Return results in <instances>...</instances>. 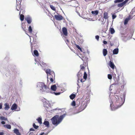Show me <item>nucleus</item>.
<instances>
[{"mask_svg":"<svg viewBox=\"0 0 135 135\" xmlns=\"http://www.w3.org/2000/svg\"><path fill=\"white\" fill-rule=\"evenodd\" d=\"M119 50L118 48L114 49L113 51V54H117L118 53Z\"/></svg>","mask_w":135,"mask_h":135,"instance_id":"obj_16","label":"nucleus"},{"mask_svg":"<svg viewBox=\"0 0 135 135\" xmlns=\"http://www.w3.org/2000/svg\"><path fill=\"white\" fill-rule=\"evenodd\" d=\"M112 36H109L108 37V39H110L112 37Z\"/></svg>","mask_w":135,"mask_h":135,"instance_id":"obj_55","label":"nucleus"},{"mask_svg":"<svg viewBox=\"0 0 135 135\" xmlns=\"http://www.w3.org/2000/svg\"><path fill=\"white\" fill-rule=\"evenodd\" d=\"M129 17L130 16H129L128 18H127L125 19L124 22V24L125 25H126L128 21L130 20V18H129Z\"/></svg>","mask_w":135,"mask_h":135,"instance_id":"obj_18","label":"nucleus"},{"mask_svg":"<svg viewBox=\"0 0 135 135\" xmlns=\"http://www.w3.org/2000/svg\"><path fill=\"white\" fill-rule=\"evenodd\" d=\"M76 105L75 102L74 101H73L71 103V105L73 106H75Z\"/></svg>","mask_w":135,"mask_h":135,"instance_id":"obj_35","label":"nucleus"},{"mask_svg":"<svg viewBox=\"0 0 135 135\" xmlns=\"http://www.w3.org/2000/svg\"><path fill=\"white\" fill-rule=\"evenodd\" d=\"M116 17H117V16H116V15L115 14H113L112 15V19H114Z\"/></svg>","mask_w":135,"mask_h":135,"instance_id":"obj_36","label":"nucleus"},{"mask_svg":"<svg viewBox=\"0 0 135 135\" xmlns=\"http://www.w3.org/2000/svg\"><path fill=\"white\" fill-rule=\"evenodd\" d=\"M49 132H48V133H45V135H47V134H48V133H49Z\"/></svg>","mask_w":135,"mask_h":135,"instance_id":"obj_59","label":"nucleus"},{"mask_svg":"<svg viewBox=\"0 0 135 135\" xmlns=\"http://www.w3.org/2000/svg\"><path fill=\"white\" fill-rule=\"evenodd\" d=\"M5 106L4 109L5 110H8L10 108L9 104L7 103H6L4 104Z\"/></svg>","mask_w":135,"mask_h":135,"instance_id":"obj_11","label":"nucleus"},{"mask_svg":"<svg viewBox=\"0 0 135 135\" xmlns=\"http://www.w3.org/2000/svg\"><path fill=\"white\" fill-rule=\"evenodd\" d=\"M23 30H24V31H25V29H23Z\"/></svg>","mask_w":135,"mask_h":135,"instance_id":"obj_63","label":"nucleus"},{"mask_svg":"<svg viewBox=\"0 0 135 135\" xmlns=\"http://www.w3.org/2000/svg\"><path fill=\"white\" fill-rule=\"evenodd\" d=\"M80 82H81V83H82V82H84V81H83V79H80Z\"/></svg>","mask_w":135,"mask_h":135,"instance_id":"obj_56","label":"nucleus"},{"mask_svg":"<svg viewBox=\"0 0 135 135\" xmlns=\"http://www.w3.org/2000/svg\"><path fill=\"white\" fill-rule=\"evenodd\" d=\"M124 0H115L114 1V2L115 3H120L123 2Z\"/></svg>","mask_w":135,"mask_h":135,"instance_id":"obj_29","label":"nucleus"},{"mask_svg":"<svg viewBox=\"0 0 135 135\" xmlns=\"http://www.w3.org/2000/svg\"><path fill=\"white\" fill-rule=\"evenodd\" d=\"M50 8L52 9V10L54 11H55V7L54 6L52 5H50Z\"/></svg>","mask_w":135,"mask_h":135,"instance_id":"obj_32","label":"nucleus"},{"mask_svg":"<svg viewBox=\"0 0 135 135\" xmlns=\"http://www.w3.org/2000/svg\"><path fill=\"white\" fill-rule=\"evenodd\" d=\"M14 132L17 135H20L21 134L19 132V130L17 129H15L13 130Z\"/></svg>","mask_w":135,"mask_h":135,"instance_id":"obj_15","label":"nucleus"},{"mask_svg":"<svg viewBox=\"0 0 135 135\" xmlns=\"http://www.w3.org/2000/svg\"><path fill=\"white\" fill-rule=\"evenodd\" d=\"M2 103H0V109H1L2 108Z\"/></svg>","mask_w":135,"mask_h":135,"instance_id":"obj_49","label":"nucleus"},{"mask_svg":"<svg viewBox=\"0 0 135 135\" xmlns=\"http://www.w3.org/2000/svg\"><path fill=\"white\" fill-rule=\"evenodd\" d=\"M50 93H51L52 94H55L56 95H60L61 94V93L60 92L56 93L54 92H52L51 90V92H50Z\"/></svg>","mask_w":135,"mask_h":135,"instance_id":"obj_24","label":"nucleus"},{"mask_svg":"<svg viewBox=\"0 0 135 135\" xmlns=\"http://www.w3.org/2000/svg\"><path fill=\"white\" fill-rule=\"evenodd\" d=\"M104 18L105 19H108V13L106 12H105L103 14Z\"/></svg>","mask_w":135,"mask_h":135,"instance_id":"obj_23","label":"nucleus"},{"mask_svg":"<svg viewBox=\"0 0 135 135\" xmlns=\"http://www.w3.org/2000/svg\"><path fill=\"white\" fill-rule=\"evenodd\" d=\"M79 50H80V51H82V49H81H81H79Z\"/></svg>","mask_w":135,"mask_h":135,"instance_id":"obj_60","label":"nucleus"},{"mask_svg":"<svg viewBox=\"0 0 135 135\" xmlns=\"http://www.w3.org/2000/svg\"><path fill=\"white\" fill-rule=\"evenodd\" d=\"M21 6V5L20 4L19 5H17V8H16V9L17 11H18L20 9V6Z\"/></svg>","mask_w":135,"mask_h":135,"instance_id":"obj_37","label":"nucleus"},{"mask_svg":"<svg viewBox=\"0 0 135 135\" xmlns=\"http://www.w3.org/2000/svg\"><path fill=\"white\" fill-rule=\"evenodd\" d=\"M79 78H78V80H77V85L79 86Z\"/></svg>","mask_w":135,"mask_h":135,"instance_id":"obj_47","label":"nucleus"},{"mask_svg":"<svg viewBox=\"0 0 135 135\" xmlns=\"http://www.w3.org/2000/svg\"><path fill=\"white\" fill-rule=\"evenodd\" d=\"M5 117L3 116H0V119L2 120H4Z\"/></svg>","mask_w":135,"mask_h":135,"instance_id":"obj_39","label":"nucleus"},{"mask_svg":"<svg viewBox=\"0 0 135 135\" xmlns=\"http://www.w3.org/2000/svg\"><path fill=\"white\" fill-rule=\"evenodd\" d=\"M76 95L75 94H72L69 96L70 98L72 100L75 97Z\"/></svg>","mask_w":135,"mask_h":135,"instance_id":"obj_21","label":"nucleus"},{"mask_svg":"<svg viewBox=\"0 0 135 135\" xmlns=\"http://www.w3.org/2000/svg\"><path fill=\"white\" fill-rule=\"evenodd\" d=\"M33 55L37 56H38L39 54L38 51L37 50H35L33 51Z\"/></svg>","mask_w":135,"mask_h":135,"instance_id":"obj_19","label":"nucleus"},{"mask_svg":"<svg viewBox=\"0 0 135 135\" xmlns=\"http://www.w3.org/2000/svg\"><path fill=\"white\" fill-rule=\"evenodd\" d=\"M35 60L36 62L35 63V64H37L38 66L40 65V63L38 61H37L35 59Z\"/></svg>","mask_w":135,"mask_h":135,"instance_id":"obj_41","label":"nucleus"},{"mask_svg":"<svg viewBox=\"0 0 135 135\" xmlns=\"http://www.w3.org/2000/svg\"><path fill=\"white\" fill-rule=\"evenodd\" d=\"M103 43H104V44L105 45H106L107 44V41H104V40L103 41Z\"/></svg>","mask_w":135,"mask_h":135,"instance_id":"obj_45","label":"nucleus"},{"mask_svg":"<svg viewBox=\"0 0 135 135\" xmlns=\"http://www.w3.org/2000/svg\"><path fill=\"white\" fill-rule=\"evenodd\" d=\"M3 126L4 127L8 129H10L11 128V126L9 124L5 125Z\"/></svg>","mask_w":135,"mask_h":135,"instance_id":"obj_25","label":"nucleus"},{"mask_svg":"<svg viewBox=\"0 0 135 135\" xmlns=\"http://www.w3.org/2000/svg\"><path fill=\"white\" fill-rule=\"evenodd\" d=\"M43 124H44V125L46 126V127H49V122L46 120V119H45Z\"/></svg>","mask_w":135,"mask_h":135,"instance_id":"obj_14","label":"nucleus"},{"mask_svg":"<svg viewBox=\"0 0 135 135\" xmlns=\"http://www.w3.org/2000/svg\"><path fill=\"white\" fill-rule=\"evenodd\" d=\"M108 78L109 79H112V76L110 75L109 74L108 75Z\"/></svg>","mask_w":135,"mask_h":135,"instance_id":"obj_38","label":"nucleus"},{"mask_svg":"<svg viewBox=\"0 0 135 135\" xmlns=\"http://www.w3.org/2000/svg\"><path fill=\"white\" fill-rule=\"evenodd\" d=\"M58 85V84H54L52 85L51 86L50 89L51 90L54 91H55L57 89L56 86H57Z\"/></svg>","mask_w":135,"mask_h":135,"instance_id":"obj_8","label":"nucleus"},{"mask_svg":"<svg viewBox=\"0 0 135 135\" xmlns=\"http://www.w3.org/2000/svg\"><path fill=\"white\" fill-rule=\"evenodd\" d=\"M47 73V75H50L51 73H52L54 75V77H55V73L54 72H51V71L50 70V69H47L45 71Z\"/></svg>","mask_w":135,"mask_h":135,"instance_id":"obj_9","label":"nucleus"},{"mask_svg":"<svg viewBox=\"0 0 135 135\" xmlns=\"http://www.w3.org/2000/svg\"><path fill=\"white\" fill-rule=\"evenodd\" d=\"M46 101L44 103V105L45 107L48 108L50 106V101H48L46 99Z\"/></svg>","mask_w":135,"mask_h":135,"instance_id":"obj_6","label":"nucleus"},{"mask_svg":"<svg viewBox=\"0 0 135 135\" xmlns=\"http://www.w3.org/2000/svg\"><path fill=\"white\" fill-rule=\"evenodd\" d=\"M54 17L57 20L61 21L63 19V17L59 14L57 15H55L54 16Z\"/></svg>","mask_w":135,"mask_h":135,"instance_id":"obj_4","label":"nucleus"},{"mask_svg":"<svg viewBox=\"0 0 135 135\" xmlns=\"http://www.w3.org/2000/svg\"><path fill=\"white\" fill-rule=\"evenodd\" d=\"M91 13L93 15H94L95 16L97 15L98 13V11L97 10L95 11H91Z\"/></svg>","mask_w":135,"mask_h":135,"instance_id":"obj_20","label":"nucleus"},{"mask_svg":"<svg viewBox=\"0 0 135 135\" xmlns=\"http://www.w3.org/2000/svg\"><path fill=\"white\" fill-rule=\"evenodd\" d=\"M30 133V135H31V133Z\"/></svg>","mask_w":135,"mask_h":135,"instance_id":"obj_64","label":"nucleus"},{"mask_svg":"<svg viewBox=\"0 0 135 135\" xmlns=\"http://www.w3.org/2000/svg\"><path fill=\"white\" fill-rule=\"evenodd\" d=\"M17 105L16 104L14 103L11 106V109L12 110H15L17 108Z\"/></svg>","mask_w":135,"mask_h":135,"instance_id":"obj_13","label":"nucleus"},{"mask_svg":"<svg viewBox=\"0 0 135 135\" xmlns=\"http://www.w3.org/2000/svg\"><path fill=\"white\" fill-rule=\"evenodd\" d=\"M76 47L79 49V50L80 49H81V48L78 45H76Z\"/></svg>","mask_w":135,"mask_h":135,"instance_id":"obj_44","label":"nucleus"},{"mask_svg":"<svg viewBox=\"0 0 135 135\" xmlns=\"http://www.w3.org/2000/svg\"><path fill=\"white\" fill-rule=\"evenodd\" d=\"M4 120H5L7 121V120H7V118H6L5 117Z\"/></svg>","mask_w":135,"mask_h":135,"instance_id":"obj_58","label":"nucleus"},{"mask_svg":"<svg viewBox=\"0 0 135 135\" xmlns=\"http://www.w3.org/2000/svg\"><path fill=\"white\" fill-rule=\"evenodd\" d=\"M87 105L86 104H84L83 105V107H84V108L82 109V110H84L86 107Z\"/></svg>","mask_w":135,"mask_h":135,"instance_id":"obj_40","label":"nucleus"},{"mask_svg":"<svg viewBox=\"0 0 135 135\" xmlns=\"http://www.w3.org/2000/svg\"><path fill=\"white\" fill-rule=\"evenodd\" d=\"M109 65L110 66L112 69H114L115 65L113 62L111 61H110L109 63Z\"/></svg>","mask_w":135,"mask_h":135,"instance_id":"obj_12","label":"nucleus"},{"mask_svg":"<svg viewBox=\"0 0 135 135\" xmlns=\"http://www.w3.org/2000/svg\"><path fill=\"white\" fill-rule=\"evenodd\" d=\"M125 85L123 84L121 86V88L122 89H123L124 87V85Z\"/></svg>","mask_w":135,"mask_h":135,"instance_id":"obj_52","label":"nucleus"},{"mask_svg":"<svg viewBox=\"0 0 135 135\" xmlns=\"http://www.w3.org/2000/svg\"><path fill=\"white\" fill-rule=\"evenodd\" d=\"M28 31L30 32L31 33L32 31V29L31 26H30L28 28Z\"/></svg>","mask_w":135,"mask_h":135,"instance_id":"obj_33","label":"nucleus"},{"mask_svg":"<svg viewBox=\"0 0 135 135\" xmlns=\"http://www.w3.org/2000/svg\"><path fill=\"white\" fill-rule=\"evenodd\" d=\"M25 20H26L28 24H30L32 22V18L29 15H27L25 17Z\"/></svg>","mask_w":135,"mask_h":135,"instance_id":"obj_5","label":"nucleus"},{"mask_svg":"<svg viewBox=\"0 0 135 135\" xmlns=\"http://www.w3.org/2000/svg\"><path fill=\"white\" fill-rule=\"evenodd\" d=\"M40 65L41 66H42V67H45L46 65L45 63L42 62V63H41V64H40Z\"/></svg>","mask_w":135,"mask_h":135,"instance_id":"obj_31","label":"nucleus"},{"mask_svg":"<svg viewBox=\"0 0 135 135\" xmlns=\"http://www.w3.org/2000/svg\"><path fill=\"white\" fill-rule=\"evenodd\" d=\"M82 75V73L81 72V71H80L77 74V76L78 78H79Z\"/></svg>","mask_w":135,"mask_h":135,"instance_id":"obj_26","label":"nucleus"},{"mask_svg":"<svg viewBox=\"0 0 135 135\" xmlns=\"http://www.w3.org/2000/svg\"><path fill=\"white\" fill-rule=\"evenodd\" d=\"M81 67V69L82 70H83L84 69V66H82L81 65L80 66Z\"/></svg>","mask_w":135,"mask_h":135,"instance_id":"obj_46","label":"nucleus"},{"mask_svg":"<svg viewBox=\"0 0 135 135\" xmlns=\"http://www.w3.org/2000/svg\"><path fill=\"white\" fill-rule=\"evenodd\" d=\"M76 13H77L80 16H81L80 15V13H79V12H77V11H76Z\"/></svg>","mask_w":135,"mask_h":135,"instance_id":"obj_54","label":"nucleus"},{"mask_svg":"<svg viewBox=\"0 0 135 135\" xmlns=\"http://www.w3.org/2000/svg\"><path fill=\"white\" fill-rule=\"evenodd\" d=\"M109 31L112 34L114 33L115 32V31L114 29L113 28H111L109 30Z\"/></svg>","mask_w":135,"mask_h":135,"instance_id":"obj_22","label":"nucleus"},{"mask_svg":"<svg viewBox=\"0 0 135 135\" xmlns=\"http://www.w3.org/2000/svg\"><path fill=\"white\" fill-rule=\"evenodd\" d=\"M95 38L98 41L99 38V36L98 35H96L95 36Z\"/></svg>","mask_w":135,"mask_h":135,"instance_id":"obj_42","label":"nucleus"},{"mask_svg":"<svg viewBox=\"0 0 135 135\" xmlns=\"http://www.w3.org/2000/svg\"><path fill=\"white\" fill-rule=\"evenodd\" d=\"M122 84L124 85H126V82L124 80H123L122 81Z\"/></svg>","mask_w":135,"mask_h":135,"instance_id":"obj_43","label":"nucleus"},{"mask_svg":"<svg viewBox=\"0 0 135 135\" xmlns=\"http://www.w3.org/2000/svg\"><path fill=\"white\" fill-rule=\"evenodd\" d=\"M37 120L40 124H41L42 122V118L41 117H39L38 118L36 119Z\"/></svg>","mask_w":135,"mask_h":135,"instance_id":"obj_27","label":"nucleus"},{"mask_svg":"<svg viewBox=\"0 0 135 135\" xmlns=\"http://www.w3.org/2000/svg\"><path fill=\"white\" fill-rule=\"evenodd\" d=\"M103 55L105 56L107 53V51L106 49H104L103 50Z\"/></svg>","mask_w":135,"mask_h":135,"instance_id":"obj_17","label":"nucleus"},{"mask_svg":"<svg viewBox=\"0 0 135 135\" xmlns=\"http://www.w3.org/2000/svg\"><path fill=\"white\" fill-rule=\"evenodd\" d=\"M30 130V131H35V130L32 128H31Z\"/></svg>","mask_w":135,"mask_h":135,"instance_id":"obj_51","label":"nucleus"},{"mask_svg":"<svg viewBox=\"0 0 135 135\" xmlns=\"http://www.w3.org/2000/svg\"><path fill=\"white\" fill-rule=\"evenodd\" d=\"M125 97V93H123L121 97L117 95L113 96L112 97V99L110 100L111 110H114L122 105L124 102Z\"/></svg>","mask_w":135,"mask_h":135,"instance_id":"obj_1","label":"nucleus"},{"mask_svg":"<svg viewBox=\"0 0 135 135\" xmlns=\"http://www.w3.org/2000/svg\"><path fill=\"white\" fill-rule=\"evenodd\" d=\"M79 50H80V51H82V49H81H81H79Z\"/></svg>","mask_w":135,"mask_h":135,"instance_id":"obj_61","label":"nucleus"},{"mask_svg":"<svg viewBox=\"0 0 135 135\" xmlns=\"http://www.w3.org/2000/svg\"><path fill=\"white\" fill-rule=\"evenodd\" d=\"M24 16L23 14H21L20 15V20L22 21L24 19Z\"/></svg>","mask_w":135,"mask_h":135,"instance_id":"obj_28","label":"nucleus"},{"mask_svg":"<svg viewBox=\"0 0 135 135\" xmlns=\"http://www.w3.org/2000/svg\"><path fill=\"white\" fill-rule=\"evenodd\" d=\"M65 41L66 42V43L67 44V43L66 42H69V41L67 39L66 40V41Z\"/></svg>","mask_w":135,"mask_h":135,"instance_id":"obj_57","label":"nucleus"},{"mask_svg":"<svg viewBox=\"0 0 135 135\" xmlns=\"http://www.w3.org/2000/svg\"><path fill=\"white\" fill-rule=\"evenodd\" d=\"M87 78V74L85 72L84 73L83 78L85 80H86Z\"/></svg>","mask_w":135,"mask_h":135,"instance_id":"obj_30","label":"nucleus"},{"mask_svg":"<svg viewBox=\"0 0 135 135\" xmlns=\"http://www.w3.org/2000/svg\"><path fill=\"white\" fill-rule=\"evenodd\" d=\"M20 110V108H19V109H18V110H17V111H19V110Z\"/></svg>","mask_w":135,"mask_h":135,"instance_id":"obj_62","label":"nucleus"},{"mask_svg":"<svg viewBox=\"0 0 135 135\" xmlns=\"http://www.w3.org/2000/svg\"><path fill=\"white\" fill-rule=\"evenodd\" d=\"M50 80L51 82H52L54 81V79L52 78H51L50 79Z\"/></svg>","mask_w":135,"mask_h":135,"instance_id":"obj_48","label":"nucleus"},{"mask_svg":"<svg viewBox=\"0 0 135 135\" xmlns=\"http://www.w3.org/2000/svg\"><path fill=\"white\" fill-rule=\"evenodd\" d=\"M65 116L66 114H64L60 117L58 115L54 116L51 119L52 123L55 126H57L61 122Z\"/></svg>","mask_w":135,"mask_h":135,"instance_id":"obj_3","label":"nucleus"},{"mask_svg":"<svg viewBox=\"0 0 135 135\" xmlns=\"http://www.w3.org/2000/svg\"><path fill=\"white\" fill-rule=\"evenodd\" d=\"M1 123L2 124H5V122L4 121H2L1 122Z\"/></svg>","mask_w":135,"mask_h":135,"instance_id":"obj_50","label":"nucleus"},{"mask_svg":"<svg viewBox=\"0 0 135 135\" xmlns=\"http://www.w3.org/2000/svg\"><path fill=\"white\" fill-rule=\"evenodd\" d=\"M4 133L3 132H0V135H3Z\"/></svg>","mask_w":135,"mask_h":135,"instance_id":"obj_53","label":"nucleus"},{"mask_svg":"<svg viewBox=\"0 0 135 135\" xmlns=\"http://www.w3.org/2000/svg\"><path fill=\"white\" fill-rule=\"evenodd\" d=\"M37 87L39 88L40 92L42 94H46L51 92V89L45 84L42 82H38L37 84Z\"/></svg>","mask_w":135,"mask_h":135,"instance_id":"obj_2","label":"nucleus"},{"mask_svg":"<svg viewBox=\"0 0 135 135\" xmlns=\"http://www.w3.org/2000/svg\"><path fill=\"white\" fill-rule=\"evenodd\" d=\"M62 31L64 34L65 36H67L68 35L67 31L66 28L65 27L62 28Z\"/></svg>","mask_w":135,"mask_h":135,"instance_id":"obj_10","label":"nucleus"},{"mask_svg":"<svg viewBox=\"0 0 135 135\" xmlns=\"http://www.w3.org/2000/svg\"><path fill=\"white\" fill-rule=\"evenodd\" d=\"M128 1V0H126L122 3H119L117 5V6L120 8L122 7L126 4Z\"/></svg>","mask_w":135,"mask_h":135,"instance_id":"obj_7","label":"nucleus"},{"mask_svg":"<svg viewBox=\"0 0 135 135\" xmlns=\"http://www.w3.org/2000/svg\"><path fill=\"white\" fill-rule=\"evenodd\" d=\"M33 127L35 129H37L38 128V126H36L35 124V123H33Z\"/></svg>","mask_w":135,"mask_h":135,"instance_id":"obj_34","label":"nucleus"}]
</instances>
